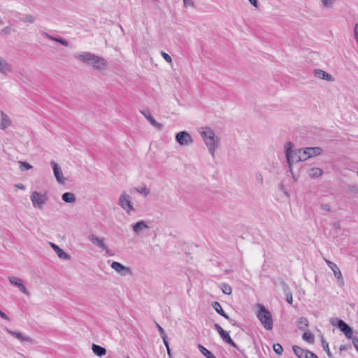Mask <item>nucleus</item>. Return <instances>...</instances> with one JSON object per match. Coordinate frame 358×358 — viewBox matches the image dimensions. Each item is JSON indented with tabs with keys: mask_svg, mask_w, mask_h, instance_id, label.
Here are the masks:
<instances>
[{
	"mask_svg": "<svg viewBox=\"0 0 358 358\" xmlns=\"http://www.w3.org/2000/svg\"><path fill=\"white\" fill-rule=\"evenodd\" d=\"M273 348L274 352L277 355H282V353L283 352V348L280 344H279V343L274 344L273 346Z\"/></svg>",
	"mask_w": 358,
	"mask_h": 358,
	"instance_id": "4c0bfd02",
	"label": "nucleus"
},
{
	"mask_svg": "<svg viewBox=\"0 0 358 358\" xmlns=\"http://www.w3.org/2000/svg\"><path fill=\"white\" fill-rule=\"evenodd\" d=\"M62 199L69 203H73L76 201V196L71 192H65L62 196Z\"/></svg>",
	"mask_w": 358,
	"mask_h": 358,
	"instance_id": "393cba45",
	"label": "nucleus"
},
{
	"mask_svg": "<svg viewBox=\"0 0 358 358\" xmlns=\"http://www.w3.org/2000/svg\"><path fill=\"white\" fill-rule=\"evenodd\" d=\"M10 27H7L2 30V32L5 33L6 34H8L10 33Z\"/></svg>",
	"mask_w": 358,
	"mask_h": 358,
	"instance_id": "5fc2aeb1",
	"label": "nucleus"
},
{
	"mask_svg": "<svg viewBox=\"0 0 358 358\" xmlns=\"http://www.w3.org/2000/svg\"><path fill=\"white\" fill-rule=\"evenodd\" d=\"M176 141L181 146H188L193 143L192 136L185 131H182L176 134Z\"/></svg>",
	"mask_w": 358,
	"mask_h": 358,
	"instance_id": "0eeeda50",
	"label": "nucleus"
},
{
	"mask_svg": "<svg viewBox=\"0 0 358 358\" xmlns=\"http://www.w3.org/2000/svg\"><path fill=\"white\" fill-rule=\"evenodd\" d=\"M321 209L324 211H329L330 210V206L328 204L323 203L320 206Z\"/></svg>",
	"mask_w": 358,
	"mask_h": 358,
	"instance_id": "49530a36",
	"label": "nucleus"
},
{
	"mask_svg": "<svg viewBox=\"0 0 358 358\" xmlns=\"http://www.w3.org/2000/svg\"><path fill=\"white\" fill-rule=\"evenodd\" d=\"M75 57L80 62L91 66L99 72H103L107 69L108 62L105 59L90 52H84L76 55Z\"/></svg>",
	"mask_w": 358,
	"mask_h": 358,
	"instance_id": "f257e3e1",
	"label": "nucleus"
},
{
	"mask_svg": "<svg viewBox=\"0 0 358 358\" xmlns=\"http://www.w3.org/2000/svg\"><path fill=\"white\" fill-rule=\"evenodd\" d=\"M6 331L21 342H27L29 343H34V341L33 338L28 336L24 335L22 333L18 331H12L8 328L6 329Z\"/></svg>",
	"mask_w": 358,
	"mask_h": 358,
	"instance_id": "f8f14e48",
	"label": "nucleus"
},
{
	"mask_svg": "<svg viewBox=\"0 0 358 358\" xmlns=\"http://www.w3.org/2000/svg\"><path fill=\"white\" fill-rule=\"evenodd\" d=\"M117 204L128 214L135 211V208L131 201V196L122 192L119 196Z\"/></svg>",
	"mask_w": 358,
	"mask_h": 358,
	"instance_id": "423d86ee",
	"label": "nucleus"
},
{
	"mask_svg": "<svg viewBox=\"0 0 358 358\" xmlns=\"http://www.w3.org/2000/svg\"><path fill=\"white\" fill-rule=\"evenodd\" d=\"M88 239L92 244L100 248L101 250L106 249V245L104 242L103 238L98 237L96 235L92 234L89 235Z\"/></svg>",
	"mask_w": 358,
	"mask_h": 358,
	"instance_id": "f3484780",
	"label": "nucleus"
},
{
	"mask_svg": "<svg viewBox=\"0 0 358 358\" xmlns=\"http://www.w3.org/2000/svg\"><path fill=\"white\" fill-rule=\"evenodd\" d=\"M0 317L4 320H10V317L0 310Z\"/></svg>",
	"mask_w": 358,
	"mask_h": 358,
	"instance_id": "3c124183",
	"label": "nucleus"
},
{
	"mask_svg": "<svg viewBox=\"0 0 358 358\" xmlns=\"http://www.w3.org/2000/svg\"><path fill=\"white\" fill-rule=\"evenodd\" d=\"M313 72L314 76L319 79L324 80L329 82L334 81V78L331 74L322 69H315Z\"/></svg>",
	"mask_w": 358,
	"mask_h": 358,
	"instance_id": "a211bd4d",
	"label": "nucleus"
},
{
	"mask_svg": "<svg viewBox=\"0 0 358 358\" xmlns=\"http://www.w3.org/2000/svg\"><path fill=\"white\" fill-rule=\"evenodd\" d=\"M199 134L207 147L209 153L213 157H214L215 150L220 146V138L215 136L213 130L208 127L201 128Z\"/></svg>",
	"mask_w": 358,
	"mask_h": 358,
	"instance_id": "f03ea898",
	"label": "nucleus"
},
{
	"mask_svg": "<svg viewBox=\"0 0 358 358\" xmlns=\"http://www.w3.org/2000/svg\"><path fill=\"white\" fill-rule=\"evenodd\" d=\"M292 348H293V350H294L295 355L299 358H305V355H307L306 351H305L303 349H302L301 348H300L297 345H294Z\"/></svg>",
	"mask_w": 358,
	"mask_h": 358,
	"instance_id": "c85d7f7f",
	"label": "nucleus"
},
{
	"mask_svg": "<svg viewBox=\"0 0 358 358\" xmlns=\"http://www.w3.org/2000/svg\"><path fill=\"white\" fill-rule=\"evenodd\" d=\"M22 21L24 22L33 23L35 21V17L32 15H26L22 18Z\"/></svg>",
	"mask_w": 358,
	"mask_h": 358,
	"instance_id": "58836bf2",
	"label": "nucleus"
},
{
	"mask_svg": "<svg viewBox=\"0 0 358 358\" xmlns=\"http://www.w3.org/2000/svg\"><path fill=\"white\" fill-rule=\"evenodd\" d=\"M199 349L206 358H215V356L203 345H199Z\"/></svg>",
	"mask_w": 358,
	"mask_h": 358,
	"instance_id": "c756f323",
	"label": "nucleus"
},
{
	"mask_svg": "<svg viewBox=\"0 0 358 358\" xmlns=\"http://www.w3.org/2000/svg\"><path fill=\"white\" fill-rule=\"evenodd\" d=\"M30 199L34 208L42 210L46 204L48 197L46 193L34 191L30 195Z\"/></svg>",
	"mask_w": 358,
	"mask_h": 358,
	"instance_id": "39448f33",
	"label": "nucleus"
},
{
	"mask_svg": "<svg viewBox=\"0 0 358 358\" xmlns=\"http://www.w3.org/2000/svg\"><path fill=\"white\" fill-rule=\"evenodd\" d=\"M339 320H341L338 319V318H332L330 320V323L333 326H337L338 327V321H339Z\"/></svg>",
	"mask_w": 358,
	"mask_h": 358,
	"instance_id": "09e8293b",
	"label": "nucleus"
},
{
	"mask_svg": "<svg viewBox=\"0 0 358 358\" xmlns=\"http://www.w3.org/2000/svg\"><path fill=\"white\" fill-rule=\"evenodd\" d=\"M50 165L52 168L54 176L56 180L60 184H64L66 179L64 178L61 167L55 161L50 162Z\"/></svg>",
	"mask_w": 358,
	"mask_h": 358,
	"instance_id": "6e6552de",
	"label": "nucleus"
},
{
	"mask_svg": "<svg viewBox=\"0 0 358 358\" xmlns=\"http://www.w3.org/2000/svg\"><path fill=\"white\" fill-rule=\"evenodd\" d=\"M354 36L357 43L358 44V23L355 24L354 27Z\"/></svg>",
	"mask_w": 358,
	"mask_h": 358,
	"instance_id": "79ce46f5",
	"label": "nucleus"
},
{
	"mask_svg": "<svg viewBox=\"0 0 358 358\" xmlns=\"http://www.w3.org/2000/svg\"><path fill=\"white\" fill-rule=\"evenodd\" d=\"M212 306L213 308L215 309V310L218 313L220 314V315L223 316L224 318L227 319L229 320V322L233 324L234 325L235 324V321L232 319H230L229 315L227 314H226L224 310H222L220 304L219 302H217V301H215L212 303Z\"/></svg>",
	"mask_w": 358,
	"mask_h": 358,
	"instance_id": "412c9836",
	"label": "nucleus"
},
{
	"mask_svg": "<svg viewBox=\"0 0 358 358\" xmlns=\"http://www.w3.org/2000/svg\"><path fill=\"white\" fill-rule=\"evenodd\" d=\"M255 180H256V181L259 184L263 185V183H264V177H263L262 173H256V175H255Z\"/></svg>",
	"mask_w": 358,
	"mask_h": 358,
	"instance_id": "ea45409f",
	"label": "nucleus"
},
{
	"mask_svg": "<svg viewBox=\"0 0 358 358\" xmlns=\"http://www.w3.org/2000/svg\"><path fill=\"white\" fill-rule=\"evenodd\" d=\"M308 325H309V322L306 317H301L299 318L297 326L301 331H307Z\"/></svg>",
	"mask_w": 358,
	"mask_h": 358,
	"instance_id": "a878e982",
	"label": "nucleus"
},
{
	"mask_svg": "<svg viewBox=\"0 0 358 358\" xmlns=\"http://www.w3.org/2000/svg\"><path fill=\"white\" fill-rule=\"evenodd\" d=\"M338 327L345 335L348 338H352L353 336V331L351 327L347 324L344 321H338Z\"/></svg>",
	"mask_w": 358,
	"mask_h": 358,
	"instance_id": "dca6fc26",
	"label": "nucleus"
},
{
	"mask_svg": "<svg viewBox=\"0 0 358 358\" xmlns=\"http://www.w3.org/2000/svg\"><path fill=\"white\" fill-rule=\"evenodd\" d=\"M92 349L93 352L99 357L104 356L106 354V350L100 345L93 344Z\"/></svg>",
	"mask_w": 358,
	"mask_h": 358,
	"instance_id": "bb28decb",
	"label": "nucleus"
},
{
	"mask_svg": "<svg viewBox=\"0 0 358 358\" xmlns=\"http://www.w3.org/2000/svg\"><path fill=\"white\" fill-rule=\"evenodd\" d=\"M50 245L60 259L66 260L70 259V256L68 254H66L62 249H61L58 245L53 243H50Z\"/></svg>",
	"mask_w": 358,
	"mask_h": 358,
	"instance_id": "4be33fe9",
	"label": "nucleus"
},
{
	"mask_svg": "<svg viewBox=\"0 0 358 358\" xmlns=\"http://www.w3.org/2000/svg\"><path fill=\"white\" fill-rule=\"evenodd\" d=\"M256 307L258 308L256 315L261 324L266 330H271L273 321L271 312L262 304L257 303Z\"/></svg>",
	"mask_w": 358,
	"mask_h": 358,
	"instance_id": "7ed1b4c3",
	"label": "nucleus"
},
{
	"mask_svg": "<svg viewBox=\"0 0 358 358\" xmlns=\"http://www.w3.org/2000/svg\"><path fill=\"white\" fill-rule=\"evenodd\" d=\"M135 190L141 194L147 196L150 194V190L145 187L143 186L141 188H135Z\"/></svg>",
	"mask_w": 358,
	"mask_h": 358,
	"instance_id": "e433bc0d",
	"label": "nucleus"
},
{
	"mask_svg": "<svg viewBox=\"0 0 358 358\" xmlns=\"http://www.w3.org/2000/svg\"><path fill=\"white\" fill-rule=\"evenodd\" d=\"M337 0H322V3L327 8H331Z\"/></svg>",
	"mask_w": 358,
	"mask_h": 358,
	"instance_id": "f704fd0d",
	"label": "nucleus"
},
{
	"mask_svg": "<svg viewBox=\"0 0 358 358\" xmlns=\"http://www.w3.org/2000/svg\"><path fill=\"white\" fill-rule=\"evenodd\" d=\"M102 250L105 252V255L106 256L110 257V256L114 255V252L111 250L108 249V248L107 246H106V249H102Z\"/></svg>",
	"mask_w": 358,
	"mask_h": 358,
	"instance_id": "37998d69",
	"label": "nucleus"
},
{
	"mask_svg": "<svg viewBox=\"0 0 358 358\" xmlns=\"http://www.w3.org/2000/svg\"><path fill=\"white\" fill-rule=\"evenodd\" d=\"M220 288L224 294L227 295H230L231 294V287L228 284L222 283L220 285Z\"/></svg>",
	"mask_w": 358,
	"mask_h": 358,
	"instance_id": "473e14b6",
	"label": "nucleus"
},
{
	"mask_svg": "<svg viewBox=\"0 0 358 358\" xmlns=\"http://www.w3.org/2000/svg\"><path fill=\"white\" fill-rule=\"evenodd\" d=\"M13 70L12 65L0 56V73L3 76H8Z\"/></svg>",
	"mask_w": 358,
	"mask_h": 358,
	"instance_id": "2eb2a0df",
	"label": "nucleus"
},
{
	"mask_svg": "<svg viewBox=\"0 0 358 358\" xmlns=\"http://www.w3.org/2000/svg\"><path fill=\"white\" fill-rule=\"evenodd\" d=\"M308 155L307 154V150L306 148L304 149H299V157H300V162L301 161H306L308 159H309V157H308Z\"/></svg>",
	"mask_w": 358,
	"mask_h": 358,
	"instance_id": "2f4dec72",
	"label": "nucleus"
},
{
	"mask_svg": "<svg viewBox=\"0 0 358 358\" xmlns=\"http://www.w3.org/2000/svg\"><path fill=\"white\" fill-rule=\"evenodd\" d=\"M251 4L255 6V8L258 7V1L257 0H248Z\"/></svg>",
	"mask_w": 358,
	"mask_h": 358,
	"instance_id": "864d4df0",
	"label": "nucleus"
},
{
	"mask_svg": "<svg viewBox=\"0 0 358 358\" xmlns=\"http://www.w3.org/2000/svg\"><path fill=\"white\" fill-rule=\"evenodd\" d=\"M324 261L326 264L328 265V266L331 268V270L333 271L334 276L337 278L338 281H341V282L343 283V278L342 276L341 271L338 266L334 262L324 259Z\"/></svg>",
	"mask_w": 358,
	"mask_h": 358,
	"instance_id": "4468645a",
	"label": "nucleus"
},
{
	"mask_svg": "<svg viewBox=\"0 0 358 358\" xmlns=\"http://www.w3.org/2000/svg\"><path fill=\"white\" fill-rule=\"evenodd\" d=\"M303 339L309 343H314V335L310 332V331H304L303 335L302 336Z\"/></svg>",
	"mask_w": 358,
	"mask_h": 358,
	"instance_id": "7c9ffc66",
	"label": "nucleus"
},
{
	"mask_svg": "<svg viewBox=\"0 0 358 358\" xmlns=\"http://www.w3.org/2000/svg\"><path fill=\"white\" fill-rule=\"evenodd\" d=\"M156 327H157L159 331L161 337H164V336L166 335L164 329L158 323H156Z\"/></svg>",
	"mask_w": 358,
	"mask_h": 358,
	"instance_id": "c03bdc74",
	"label": "nucleus"
},
{
	"mask_svg": "<svg viewBox=\"0 0 358 358\" xmlns=\"http://www.w3.org/2000/svg\"><path fill=\"white\" fill-rule=\"evenodd\" d=\"M110 266L117 273H118L119 274H120V275H122L123 276L131 274V268H129V267H127V266H125L124 265H122L120 262H113L111 264Z\"/></svg>",
	"mask_w": 358,
	"mask_h": 358,
	"instance_id": "9b49d317",
	"label": "nucleus"
},
{
	"mask_svg": "<svg viewBox=\"0 0 358 358\" xmlns=\"http://www.w3.org/2000/svg\"><path fill=\"white\" fill-rule=\"evenodd\" d=\"M323 173L322 169L317 167H313L308 171V174L311 178H317L322 176Z\"/></svg>",
	"mask_w": 358,
	"mask_h": 358,
	"instance_id": "cd10ccee",
	"label": "nucleus"
},
{
	"mask_svg": "<svg viewBox=\"0 0 358 358\" xmlns=\"http://www.w3.org/2000/svg\"><path fill=\"white\" fill-rule=\"evenodd\" d=\"M127 358H130L129 357H127Z\"/></svg>",
	"mask_w": 358,
	"mask_h": 358,
	"instance_id": "bf43d9fd",
	"label": "nucleus"
},
{
	"mask_svg": "<svg viewBox=\"0 0 358 358\" xmlns=\"http://www.w3.org/2000/svg\"><path fill=\"white\" fill-rule=\"evenodd\" d=\"M8 280L13 285L19 288V289L22 293H24L25 295H27L28 296H30V292H29V290L27 289V287L23 284L22 279L15 277V276H10V277H8Z\"/></svg>",
	"mask_w": 358,
	"mask_h": 358,
	"instance_id": "1a4fd4ad",
	"label": "nucleus"
},
{
	"mask_svg": "<svg viewBox=\"0 0 358 358\" xmlns=\"http://www.w3.org/2000/svg\"><path fill=\"white\" fill-rule=\"evenodd\" d=\"M353 343H354L355 347L358 350V338H354Z\"/></svg>",
	"mask_w": 358,
	"mask_h": 358,
	"instance_id": "4d7b16f0",
	"label": "nucleus"
},
{
	"mask_svg": "<svg viewBox=\"0 0 358 358\" xmlns=\"http://www.w3.org/2000/svg\"><path fill=\"white\" fill-rule=\"evenodd\" d=\"M161 55L162 56V57L168 62V63H171L172 62V59L171 57V56L169 55H168L167 53H166L165 52H163L162 51L161 52Z\"/></svg>",
	"mask_w": 358,
	"mask_h": 358,
	"instance_id": "a19ab883",
	"label": "nucleus"
},
{
	"mask_svg": "<svg viewBox=\"0 0 358 358\" xmlns=\"http://www.w3.org/2000/svg\"><path fill=\"white\" fill-rule=\"evenodd\" d=\"M306 148L309 158L320 155L322 153V149L319 147H310Z\"/></svg>",
	"mask_w": 358,
	"mask_h": 358,
	"instance_id": "5701e85b",
	"label": "nucleus"
},
{
	"mask_svg": "<svg viewBox=\"0 0 358 358\" xmlns=\"http://www.w3.org/2000/svg\"><path fill=\"white\" fill-rule=\"evenodd\" d=\"M306 355H305V358H318L315 354L309 350H306Z\"/></svg>",
	"mask_w": 358,
	"mask_h": 358,
	"instance_id": "a18cd8bd",
	"label": "nucleus"
},
{
	"mask_svg": "<svg viewBox=\"0 0 358 358\" xmlns=\"http://www.w3.org/2000/svg\"><path fill=\"white\" fill-rule=\"evenodd\" d=\"M287 303H289V304H292V301H293V298H292V295L291 293H289L287 294Z\"/></svg>",
	"mask_w": 358,
	"mask_h": 358,
	"instance_id": "8fccbe9b",
	"label": "nucleus"
},
{
	"mask_svg": "<svg viewBox=\"0 0 358 358\" xmlns=\"http://www.w3.org/2000/svg\"><path fill=\"white\" fill-rule=\"evenodd\" d=\"M133 231L136 235H140L145 230L149 229L150 227L144 220H140L135 224H131Z\"/></svg>",
	"mask_w": 358,
	"mask_h": 358,
	"instance_id": "ddd939ff",
	"label": "nucleus"
},
{
	"mask_svg": "<svg viewBox=\"0 0 358 358\" xmlns=\"http://www.w3.org/2000/svg\"><path fill=\"white\" fill-rule=\"evenodd\" d=\"M215 329L217 331L222 338L234 348H237L236 344L231 338L229 332L224 331L218 324H214Z\"/></svg>",
	"mask_w": 358,
	"mask_h": 358,
	"instance_id": "9d476101",
	"label": "nucleus"
},
{
	"mask_svg": "<svg viewBox=\"0 0 358 358\" xmlns=\"http://www.w3.org/2000/svg\"><path fill=\"white\" fill-rule=\"evenodd\" d=\"M1 115V122H0V129L2 130H5L8 127L12 125V121L9 116L6 114L3 111L0 112Z\"/></svg>",
	"mask_w": 358,
	"mask_h": 358,
	"instance_id": "6ab92c4d",
	"label": "nucleus"
},
{
	"mask_svg": "<svg viewBox=\"0 0 358 358\" xmlns=\"http://www.w3.org/2000/svg\"><path fill=\"white\" fill-rule=\"evenodd\" d=\"M216 358V357H215Z\"/></svg>",
	"mask_w": 358,
	"mask_h": 358,
	"instance_id": "680f3d73",
	"label": "nucleus"
},
{
	"mask_svg": "<svg viewBox=\"0 0 358 358\" xmlns=\"http://www.w3.org/2000/svg\"><path fill=\"white\" fill-rule=\"evenodd\" d=\"M15 187H17L18 189H25L24 185L23 184H21V183L15 185Z\"/></svg>",
	"mask_w": 358,
	"mask_h": 358,
	"instance_id": "6e6d98bb",
	"label": "nucleus"
},
{
	"mask_svg": "<svg viewBox=\"0 0 358 358\" xmlns=\"http://www.w3.org/2000/svg\"><path fill=\"white\" fill-rule=\"evenodd\" d=\"M167 352H168V355L169 356V357H171V352H170V348H169V350H167Z\"/></svg>",
	"mask_w": 358,
	"mask_h": 358,
	"instance_id": "13d9d810",
	"label": "nucleus"
},
{
	"mask_svg": "<svg viewBox=\"0 0 358 358\" xmlns=\"http://www.w3.org/2000/svg\"><path fill=\"white\" fill-rule=\"evenodd\" d=\"M19 164H20V169L21 171L29 170V169H32V166L30 165L27 162H21V161H20Z\"/></svg>",
	"mask_w": 358,
	"mask_h": 358,
	"instance_id": "c9c22d12",
	"label": "nucleus"
},
{
	"mask_svg": "<svg viewBox=\"0 0 358 358\" xmlns=\"http://www.w3.org/2000/svg\"><path fill=\"white\" fill-rule=\"evenodd\" d=\"M292 147L293 144L289 141L285 145L286 159L291 173H292V165L300 162L301 159L299 157V149L293 150Z\"/></svg>",
	"mask_w": 358,
	"mask_h": 358,
	"instance_id": "20e7f679",
	"label": "nucleus"
},
{
	"mask_svg": "<svg viewBox=\"0 0 358 358\" xmlns=\"http://www.w3.org/2000/svg\"><path fill=\"white\" fill-rule=\"evenodd\" d=\"M183 2H184V4L185 6H194V2L192 0H183Z\"/></svg>",
	"mask_w": 358,
	"mask_h": 358,
	"instance_id": "de8ad7c7",
	"label": "nucleus"
},
{
	"mask_svg": "<svg viewBox=\"0 0 358 358\" xmlns=\"http://www.w3.org/2000/svg\"><path fill=\"white\" fill-rule=\"evenodd\" d=\"M357 176H358V173H357Z\"/></svg>",
	"mask_w": 358,
	"mask_h": 358,
	"instance_id": "052dcab7",
	"label": "nucleus"
},
{
	"mask_svg": "<svg viewBox=\"0 0 358 358\" xmlns=\"http://www.w3.org/2000/svg\"><path fill=\"white\" fill-rule=\"evenodd\" d=\"M162 338L163 339V342H164L166 349L169 350V345L166 341V335L164 336V337H162Z\"/></svg>",
	"mask_w": 358,
	"mask_h": 358,
	"instance_id": "603ef678",
	"label": "nucleus"
},
{
	"mask_svg": "<svg viewBox=\"0 0 358 358\" xmlns=\"http://www.w3.org/2000/svg\"><path fill=\"white\" fill-rule=\"evenodd\" d=\"M322 344L324 350L327 352V354L329 358H333V355L331 352H330L329 344L328 343L324 340V338H322Z\"/></svg>",
	"mask_w": 358,
	"mask_h": 358,
	"instance_id": "72a5a7b5",
	"label": "nucleus"
},
{
	"mask_svg": "<svg viewBox=\"0 0 358 358\" xmlns=\"http://www.w3.org/2000/svg\"><path fill=\"white\" fill-rule=\"evenodd\" d=\"M43 35L45 36V38H47L51 41H54L57 43H59L60 44H62V45H64L65 47H68L69 45V43L66 40H65L62 38H57V37L52 36L46 32H44Z\"/></svg>",
	"mask_w": 358,
	"mask_h": 358,
	"instance_id": "b1692460",
	"label": "nucleus"
},
{
	"mask_svg": "<svg viewBox=\"0 0 358 358\" xmlns=\"http://www.w3.org/2000/svg\"><path fill=\"white\" fill-rule=\"evenodd\" d=\"M141 113L145 116V117L150 122V123L155 127L158 130H162L163 129V125L158 122H157L153 117L150 115L149 110L141 111Z\"/></svg>",
	"mask_w": 358,
	"mask_h": 358,
	"instance_id": "aec40b11",
	"label": "nucleus"
}]
</instances>
